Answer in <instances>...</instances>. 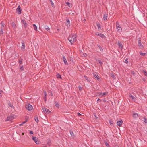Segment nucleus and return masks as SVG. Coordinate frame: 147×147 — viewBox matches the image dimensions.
Wrapping results in <instances>:
<instances>
[{"label": "nucleus", "instance_id": "f257e3e1", "mask_svg": "<svg viewBox=\"0 0 147 147\" xmlns=\"http://www.w3.org/2000/svg\"><path fill=\"white\" fill-rule=\"evenodd\" d=\"M68 40L71 44H73L77 40L76 36L75 34L70 35L68 37Z\"/></svg>", "mask_w": 147, "mask_h": 147}, {"label": "nucleus", "instance_id": "f03ea898", "mask_svg": "<svg viewBox=\"0 0 147 147\" xmlns=\"http://www.w3.org/2000/svg\"><path fill=\"white\" fill-rule=\"evenodd\" d=\"M26 109L29 111H31L33 109L32 106L30 104H27L26 105Z\"/></svg>", "mask_w": 147, "mask_h": 147}, {"label": "nucleus", "instance_id": "7ed1b4c3", "mask_svg": "<svg viewBox=\"0 0 147 147\" xmlns=\"http://www.w3.org/2000/svg\"><path fill=\"white\" fill-rule=\"evenodd\" d=\"M42 110L43 112L46 114H49L50 112L49 109L45 108H43Z\"/></svg>", "mask_w": 147, "mask_h": 147}, {"label": "nucleus", "instance_id": "20e7f679", "mask_svg": "<svg viewBox=\"0 0 147 147\" xmlns=\"http://www.w3.org/2000/svg\"><path fill=\"white\" fill-rule=\"evenodd\" d=\"M32 139L36 144H40V142L38 140V139L36 137H32Z\"/></svg>", "mask_w": 147, "mask_h": 147}, {"label": "nucleus", "instance_id": "39448f33", "mask_svg": "<svg viewBox=\"0 0 147 147\" xmlns=\"http://www.w3.org/2000/svg\"><path fill=\"white\" fill-rule=\"evenodd\" d=\"M108 93L107 92L101 93L100 94H99V96L100 97H105L107 95Z\"/></svg>", "mask_w": 147, "mask_h": 147}, {"label": "nucleus", "instance_id": "423d86ee", "mask_svg": "<svg viewBox=\"0 0 147 147\" xmlns=\"http://www.w3.org/2000/svg\"><path fill=\"white\" fill-rule=\"evenodd\" d=\"M95 34L96 35L99 36L101 38H103L105 37L104 35L102 34H101V33L96 32L95 33Z\"/></svg>", "mask_w": 147, "mask_h": 147}, {"label": "nucleus", "instance_id": "0eeeda50", "mask_svg": "<svg viewBox=\"0 0 147 147\" xmlns=\"http://www.w3.org/2000/svg\"><path fill=\"white\" fill-rule=\"evenodd\" d=\"M93 74L94 77H95V78H96L97 80H98L100 79L99 76H98V74L97 73H93Z\"/></svg>", "mask_w": 147, "mask_h": 147}, {"label": "nucleus", "instance_id": "6e6552de", "mask_svg": "<svg viewBox=\"0 0 147 147\" xmlns=\"http://www.w3.org/2000/svg\"><path fill=\"white\" fill-rule=\"evenodd\" d=\"M138 43L139 46L140 48L142 49L143 48V46L141 43V40H138Z\"/></svg>", "mask_w": 147, "mask_h": 147}, {"label": "nucleus", "instance_id": "1a4fd4ad", "mask_svg": "<svg viewBox=\"0 0 147 147\" xmlns=\"http://www.w3.org/2000/svg\"><path fill=\"white\" fill-rule=\"evenodd\" d=\"M16 11L18 14H20L21 13V9L20 6H18L16 9Z\"/></svg>", "mask_w": 147, "mask_h": 147}, {"label": "nucleus", "instance_id": "9d476101", "mask_svg": "<svg viewBox=\"0 0 147 147\" xmlns=\"http://www.w3.org/2000/svg\"><path fill=\"white\" fill-rule=\"evenodd\" d=\"M63 60L64 61V63L65 65H67L68 64V62H67L66 60L65 57L64 56H63Z\"/></svg>", "mask_w": 147, "mask_h": 147}, {"label": "nucleus", "instance_id": "9b49d317", "mask_svg": "<svg viewBox=\"0 0 147 147\" xmlns=\"http://www.w3.org/2000/svg\"><path fill=\"white\" fill-rule=\"evenodd\" d=\"M123 121L122 120H120L119 121H118L117 123V125L119 126H120L121 125H122L123 123Z\"/></svg>", "mask_w": 147, "mask_h": 147}, {"label": "nucleus", "instance_id": "f8f14e48", "mask_svg": "<svg viewBox=\"0 0 147 147\" xmlns=\"http://www.w3.org/2000/svg\"><path fill=\"white\" fill-rule=\"evenodd\" d=\"M22 23L23 24L24 26L25 27H27L28 25L26 23V22L24 20H22Z\"/></svg>", "mask_w": 147, "mask_h": 147}, {"label": "nucleus", "instance_id": "ddd939ff", "mask_svg": "<svg viewBox=\"0 0 147 147\" xmlns=\"http://www.w3.org/2000/svg\"><path fill=\"white\" fill-rule=\"evenodd\" d=\"M133 117H134V118H137L138 117V114L137 113H136L134 112L133 113Z\"/></svg>", "mask_w": 147, "mask_h": 147}, {"label": "nucleus", "instance_id": "4468645a", "mask_svg": "<svg viewBox=\"0 0 147 147\" xmlns=\"http://www.w3.org/2000/svg\"><path fill=\"white\" fill-rule=\"evenodd\" d=\"M117 30L119 32H120L122 30V28L120 26H118L116 28Z\"/></svg>", "mask_w": 147, "mask_h": 147}, {"label": "nucleus", "instance_id": "2eb2a0df", "mask_svg": "<svg viewBox=\"0 0 147 147\" xmlns=\"http://www.w3.org/2000/svg\"><path fill=\"white\" fill-rule=\"evenodd\" d=\"M67 26H70V21L69 19H67Z\"/></svg>", "mask_w": 147, "mask_h": 147}, {"label": "nucleus", "instance_id": "dca6fc26", "mask_svg": "<svg viewBox=\"0 0 147 147\" xmlns=\"http://www.w3.org/2000/svg\"><path fill=\"white\" fill-rule=\"evenodd\" d=\"M97 26L98 27V31H100L101 30V26L100 24L99 23L97 24Z\"/></svg>", "mask_w": 147, "mask_h": 147}, {"label": "nucleus", "instance_id": "f3484780", "mask_svg": "<svg viewBox=\"0 0 147 147\" xmlns=\"http://www.w3.org/2000/svg\"><path fill=\"white\" fill-rule=\"evenodd\" d=\"M143 121L145 125H147V119L145 117H144Z\"/></svg>", "mask_w": 147, "mask_h": 147}, {"label": "nucleus", "instance_id": "a211bd4d", "mask_svg": "<svg viewBox=\"0 0 147 147\" xmlns=\"http://www.w3.org/2000/svg\"><path fill=\"white\" fill-rule=\"evenodd\" d=\"M129 97H131V99H132V100H133L135 101L136 100V98L135 97H134V96H133L131 95H129Z\"/></svg>", "mask_w": 147, "mask_h": 147}, {"label": "nucleus", "instance_id": "6ab92c4d", "mask_svg": "<svg viewBox=\"0 0 147 147\" xmlns=\"http://www.w3.org/2000/svg\"><path fill=\"white\" fill-rule=\"evenodd\" d=\"M21 48L23 50H24L25 49V44L24 42H22V43Z\"/></svg>", "mask_w": 147, "mask_h": 147}, {"label": "nucleus", "instance_id": "aec40b11", "mask_svg": "<svg viewBox=\"0 0 147 147\" xmlns=\"http://www.w3.org/2000/svg\"><path fill=\"white\" fill-rule=\"evenodd\" d=\"M33 28H34V30L36 31H37V28L35 24H33Z\"/></svg>", "mask_w": 147, "mask_h": 147}, {"label": "nucleus", "instance_id": "412c9836", "mask_svg": "<svg viewBox=\"0 0 147 147\" xmlns=\"http://www.w3.org/2000/svg\"><path fill=\"white\" fill-rule=\"evenodd\" d=\"M45 30L47 31H49L50 30V28L47 26H45L44 27Z\"/></svg>", "mask_w": 147, "mask_h": 147}, {"label": "nucleus", "instance_id": "4be33fe9", "mask_svg": "<svg viewBox=\"0 0 147 147\" xmlns=\"http://www.w3.org/2000/svg\"><path fill=\"white\" fill-rule=\"evenodd\" d=\"M103 18L105 20H107V14H105L103 17Z\"/></svg>", "mask_w": 147, "mask_h": 147}, {"label": "nucleus", "instance_id": "5701e85b", "mask_svg": "<svg viewBox=\"0 0 147 147\" xmlns=\"http://www.w3.org/2000/svg\"><path fill=\"white\" fill-rule=\"evenodd\" d=\"M97 46L98 47V48H99L100 51H102V52L103 51V49L102 48V47L100 45H97Z\"/></svg>", "mask_w": 147, "mask_h": 147}, {"label": "nucleus", "instance_id": "b1692460", "mask_svg": "<svg viewBox=\"0 0 147 147\" xmlns=\"http://www.w3.org/2000/svg\"><path fill=\"white\" fill-rule=\"evenodd\" d=\"M84 77L85 79L87 80L88 82H90V79L88 78L86 76H84Z\"/></svg>", "mask_w": 147, "mask_h": 147}, {"label": "nucleus", "instance_id": "393cba45", "mask_svg": "<svg viewBox=\"0 0 147 147\" xmlns=\"http://www.w3.org/2000/svg\"><path fill=\"white\" fill-rule=\"evenodd\" d=\"M34 120L35 121L37 122L38 123L39 121V120L38 119V117L37 116L35 117H34Z\"/></svg>", "mask_w": 147, "mask_h": 147}, {"label": "nucleus", "instance_id": "a878e982", "mask_svg": "<svg viewBox=\"0 0 147 147\" xmlns=\"http://www.w3.org/2000/svg\"><path fill=\"white\" fill-rule=\"evenodd\" d=\"M70 134L71 135L72 137H74V133L72 131H70Z\"/></svg>", "mask_w": 147, "mask_h": 147}, {"label": "nucleus", "instance_id": "bb28decb", "mask_svg": "<svg viewBox=\"0 0 147 147\" xmlns=\"http://www.w3.org/2000/svg\"><path fill=\"white\" fill-rule=\"evenodd\" d=\"M3 28H1L0 31V34H3Z\"/></svg>", "mask_w": 147, "mask_h": 147}, {"label": "nucleus", "instance_id": "cd10ccee", "mask_svg": "<svg viewBox=\"0 0 147 147\" xmlns=\"http://www.w3.org/2000/svg\"><path fill=\"white\" fill-rule=\"evenodd\" d=\"M65 3L66 4V5L68 6L69 7H70L71 4L70 3L68 2H66Z\"/></svg>", "mask_w": 147, "mask_h": 147}, {"label": "nucleus", "instance_id": "c85d7f7f", "mask_svg": "<svg viewBox=\"0 0 147 147\" xmlns=\"http://www.w3.org/2000/svg\"><path fill=\"white\" fill-rule=\"evenodd\" d=\"M50 1L51 3V5L53 7H54V3H53L52 1V0H49Z\"/></svg>", "mask_w": 147, "mask_h": 147}, {"label": "nucleus", "instance_id": "c756f323", "mask_svg": "<svg viewBox=\"0 0 147 147\" xmlns=\"http://www.w3.org/2000/svg\"><path fill=\"white\" fill-rule=\"evenodd\" d=\"M56 76L57 78H61V76L59 74H57L56 75Z\"/></svg>", "mask_w": 147, "mask_h": 147}, {"label": "nucleus", "instance_id": "7c9ffc66", "mask_svg": "<svg viewBox=\"0 0 147 147\" xmlns=\"http://www.w3.org/2000/svg\"><path fill=\"white\" fill-rule=\"evenodd\" d=\"M146 53H140V54L142 55V56H144L145 55Z\"/></svg>", "mask_w": 147, "mask_h": 147}, {"label": "nucleus", "instance_id": "2f4dec72", "mask_svg": "<svg viewBox=\"0 0 147 147\" xmlns=\"http://www.w3.org/2000/svg\"><path fill=\"white\" fill-rule=\"evenodd\" d=\"M118 44L119 47H120L121 49L123 48V46H122V45L121 44L119 43Z\"/></svg>", "mask_w": 147, "mask_h": 147}, {"label": "nucleus", "instance_id": "473e14b6", "mask_svg": "<svg viewBox=\"0 0 147 147\" xmlns=\"http://www.w3.org/2000/svg\"><path fill=\"white\" fill-rule=\"evenodd\" d=\"M143 72L144 73L145 76H147V72L146 71L144 70L143 71Z\"/></svg>", "mask_w": 147, "mask_h": 147}, {"label": "nucleus", "instance_id": "72a5a7b5", "mask_svg": "<svg viewBox=\"0 0 147 147\" xmlns=\"http://www.w3.org/2000/svg\"><path fill=\"white\" fill-rule=\"evenodd\" d=\"M8 105L9 107H10L11 108H14L13 106L10 103H9L8 104Z\"/></svg>", "mask_w": 147, "mask_h": 147}, {"label": "nucleus", "instance_id": "f704fd0d", "mask_svg": "<svg viewBox=\"0 0 147 147\" xmlns=\"http://www.w3.org/2000/svg\"><path fill=\"white\" fill-rule=\"evenodd\" d=\"M111 77L113 78V79H115V76L114 74H111Z\"/></svg>", "mask_w": 147, "mask_h": 147}, {"label": "nucleus", "instance_id": "c9c22d12", "mask_svg": "<svg viewBox=\"0 0 147 147\" xmlns=\"http://www.w3.org/2000/svg\"><path fill=\"white\" fill-rule=\"evenodd\" d=\"M22 59H21L20 60H19V63L20 65L22 64Z\"/></svg>", "mask_w": 147, "mask_h": 147}, {"label": "nucleus", "instance_id": "e433bc0d", "mask_svg": "<svg viewBox=\"0 0 147 147\" xmlns=\"http://www.w3.org/2000/svg\"><path fill=\"white\" fill-rule=\"evenodd\" d=\"M116 28H117V27H118V26H120L119 23L117 22H116Z\"/></svg>", "mask_w": 147, "mask_h": 147}, {"label": "nucleus", "instance_id": "4c0bfd02", "mask_svg": "<svg viewBox=\"0 0 147 147\" xmlns=\"http://www.w3.org/2000/svg\"><path fill=\"white\" fill-rule=\"evenodd\" d=\"M55 105L57 107H58L59 106V105L58 104V103L57 102H55Z\"/></svg>", "mask_w": 147, "mask_h": 147}, {"label": "nucleus", "instance_id": "58836bf2", "mask_svg": "<svg viewBox=\"0 0 147 147\" xmlns=\"http://www.w3.org/2000/svg\"><path fill=\"white\" fill-rule=\"evenodd\" d=\"M98 62L100 65H102V63L100 60H98Z\"/></svg>", "mask_w": 147, "mask_h": 147}, {"label": "nucleus", "instance_id": "ea45409f", "mask_svg": "<svg viewBox=\"0 0 147 147\" xmlns=\"http://www.w3.org/2000/svg\"><path fill=\"white\" fill-rule=\"evenodd\" d=\"M4 23H1V26L2 27L1 28H3L4 27Z\"/></svg>", "mask_w": 147, "mask_h": 147}, {"label": "nucleus", "instance_id": "a19ab883", "mask_svg": "<svg viewBox=\"0 0 147 147\" xmlns=\"http://www.w3.org/2000/svg\"><path fill=\"white\" fill-rule=\"evenodd\" d=\"M26 121H25L23 122H22V123L19 124V125L20 126L22 125L25 124Z\"/></svg>", "mask_w": 147, "mask_h": 147}, {"label": "nucleus", "instance_id": "79ce46f5", "mask_svg": "<svg viewBox=\"0 0 147 147\" xmlns=\"http://www.w3.org/2000/svg\"><path fill=\"white\" fill-rule=\"evenodd\" d=\"M20 69L21 70H22V71H23L24 70V69L23 68V66H21V67H20Z\"/></svg>", "mask_w": 147, "mask_h": 147}, {"label": "nucleus", "instance_id": "37998d69", "mask_svg": "<svg viewBox=\"0 0 147 147\" xmlns=\"http://www.w3.org/2000/svg\"><path fill=\"white\" fill-rule=\"evenodd\" d=\"M78 88H79V89L80 91L82 90V88L80 86H78Z\"/></svg>", "mask_w": 147, "mask_h": 147}, {"label": "nucleus", "instance_id": "c03bdc74", "mask_svg": "<svg viewBox=\"0 0 147 147\" xmlns=\"http://www.w3.org/2000/svg\"><path fill=\"white\" fill-rule=\"evenodd\" d=\"M44 93L45 95V97H46L47 96V93L46 91H45L44 92Z\"/></svg>", "mask_w": 147, "mask_h": 147}, {"label": "nucleus", "instance_id": "a18cd8bd", "mask_svg": "<svg viewBox=\"0 0 147 147\" xmlns=\"http://www.w3.org/2000/svg\"><path fill=\"white\" fill-rule=\"evenodd\" d=\"M125 63H128V59H126L125 61Z\"/></svg>", "mask_w": 147, "mask_h": 147}, {"label": "nucleus", "instance_id": "49530a36", "mask_svg": "<svg viewBox=\"0 0 147 147\" xmlns=\"http://www.w3.org/2000/svg\"><path fill=\"white\" fill-rule=\"evenodd\" d=\"M33 132L32 131H30V134H33Z\"/></svg>", "mask_w": 147, "mask_h": 147}, {"label": "nucleus", "instance_id": "de8ad7c7", "mask_svg": "<svg viewBox=\"0 0 147 147\" xmlns=\"http://www.w3.org/2000/svg\"><path fill=\"white\" fill-rule=\"evenodd\" d=\"M94 117H95V119H98V117H97L96 115H95V114L94 115Z\"/></svg>", "mask_w": 147, "mask_h": 147}, {"label": "nucleus", "instance_id": "09e8293b", "mask_svg": "<svg viewBox=\"0 0 147 147\" xmlns=\"http://www.w3.org/2000/svg\"><path fill=\"white\" fill-rule=\"evenodd\" d=\"M50 94H51V96H53V93H52V92H51V91H50Z\"/></svg>", "mask_w": 147, "mask_h": 147}, {"label": "nucleus", "instance_id": "8fccbe9b", "mask_svg": "<svg viewBox=\"0 0 147 147\" xmlns=\"http://www.w3.org/2000/svg\"><path fill=\"white\" fill-rule=\"evenodd\" d=\"M2 92V90H0V96H1V94Z\"/></svg>", "mask_w": 147, "mask_h": 147}, {"label": "nucleus", "instance_id": "3c124183", "mask_svg": "<svg viewBox=\"0 0 147 147\" xmlns=\"http://www.w3.org/2000/svg\"><path fill=\"white\" fill-rule=\"evenodd\" d=\"M81 115V114L80 113H78V116H80V115Z\"/></svg>", "mask_w": 147, "mask_h": 147}, {"label": "nucleus", "instance_id": "603ef678", "mask_svg": "<svg viewBox=\"0 0 147 147\" xmlns=\"http://www.w3.org/2000/svg\"><path fill=\"white\" fill-rule=\"evenodd\" d=\"M105 144L107 146H109L108 143L107 142L105 143Z\"/></svg>", "mask_w": 147, "mask_h": 147}, {"label": "nucleus", "instance_id": "864d4df0", "mask_svg": "<svg viewBox=\"0 0 147 147\" xmlns=\"http://www.w3.org/2000/svg\"><path fill=\"white\" fill-rule=\"evenodd\" d=\"M44 99H45V101L46 100V97H44Z\"/></svg>", "mask_w": 147, "mask_h": 147}, {"label": "nucleus", "instance_id": "5fc2aeb1", "mask_svg": "<svg viewBox=\"0 0 147 147\" xmlns=\"http://www.w3.org/2000/svg\"><path fill=\"white\" fill-rule=\"evenodd\" d=\"M143 80L144 81H145V78H143Z\"/></svg>", "mask_w": 147, "mask_h": 147}, {"label": "nucleus", "instance_id": "6e6d98bb", "mask_svg": "<svg viewBox=\"0 0 147 147\" xmlns=\"http://www.w3.org/2000/svg\"><path fill=\"white\" fill-rule=\"evenodd\" d=\"M100 100V99H98L97 100V102H98V101Z\"/></svg>", "mask_w": 147, "mask_h": 147}, {"label": "nucleus", "instance_id": "4d7b16f0", "mask_svg": "<svg viewBox=\"0 0 147 147\" xmlns=\"http://www.w3.org/2000/svg\"><path fill=\"white\" fill-rule=\"evenodd\" d=\"M24 133H22V135H24Z\"/></svg>", "mask_w": 147, "mask_h": 147}, {"label": "nucleus", "instance_id": "13d9d810", "mask_svg": "<svg viewBox=\"0 0 147 147\" xmlns=\"http://www.w3.org/2000/svg\"><path fill=\"white\" fill-rule=\"evenodd\" d=\"M86 55V54H85V55H84V56H85Z\"/></svg>", "mask_w": 147, "mask_h": 147}, {"label": "nucleus", "instance_id": "bf43d9fd", "mask_svg": "<svg viewBox=\"0 0 147 147\" xmlns=\"http://www.w3.org/2000/svg\"><path fill=\"white\" fill-rule=\"evenodd\" d=\"M109 122H110V124H111V122L110 121H109Z\"/></svg>", "mask_w": 147, "mask_h": 147}, {"label": "nucleus", "instance_id": "052dcab7", "mask_svg": "<svg viewBox=\"0 0 147 147\" xmlns=\"http://www.w3.org/2000/svg\"><path fill=\"white\" fill-rule=\"evenodd\" d=\"M43 147H47L46 146H44Z\"/></svg>", "mask_w": 147, "mask_h": 147}, {"label": "nucleus", "instance_id": "680f3d73", "mask_svg": "<svg viewBox=\"0 0 147 147\" xmlns=\"http://www.w3.org/2000/svg\"><path fill=\"white\" fill-rule=\"evenodd\" d=\"M14 26V25H13V26Z\"/></svg>", "mask_w": 147, "mask_h": 147}, {"label": "nucleus", "instance_id": "e2e57ef3", "mask_svg": "<svg viewBox=\"0 0 147 147\" xmlns=\"http://www.w3.org/2000/svg\"><path fill=\"white\" fill-rule=\"evenodd\" d=\"M8 118H9V117H7V119H9Z\"/></svg>", "mask_w": 147, "mask_h": 147}]
</instances>
